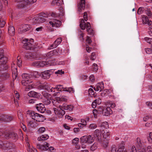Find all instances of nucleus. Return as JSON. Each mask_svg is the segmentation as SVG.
<instances>
[{
  "mask_svg": "<svg viewBox=\"0 0 152 152\" xmlns=\"http://www.w3.org/2000/svg\"><path fill=\"white\" fill-rule=\"evenodd\" d=\"M148 139L149 142L152 141V132L149 133V136L148 137Z\"/></svg>",
  "mask_w": 152,
  "mask_h": 152,
  "instance_id": "338daca9",
  "label": "nucleus"
},
{
  "mask_svg": "<svg viewBox=\"0 0 152 152\" xmlns=\"http://www.w3.org/2000/svg\"><path fill=\"white\" fill-rule=\"evenodd\" d=\"M30 26L27 24H24L21 26L18 29V32L19 33L25 32L30 28Z\"/></svg>",
  "mask_w": 152,
  "mask_h": 152,
  "instance_id": "9d476101",
  "label": "nucleus"
},
{
  "mask_svg": "<svg viewBox=\"0 0 152 152\" xmlns=\"http://www.w3.org/2000/svg\"><path fill=\"white\" fill-rule=\"evenodd\" d=\"M17 5L19 8H23L29 7L27 0H16Z\"/></svg>",
  "mask_w": 152,
  "mask_h": 152,
  "instance_id": "0eeeda50",
  "label": "nucleus"
},
{
  "mask_svg": "<svg viewBox=\"0 0 152 152\" xmlns=\"http://www.w3.org/2000/svg\"><path fill=\"white\" fill-rule=\"evenodd\" d=\"M28 126L32 128H35L37 126V124L34 120L30 121L28 122Z\"/></svg>",
  "mask_w": 152,
  "mask_h": 152,
  "instance_id": "c85d7f7f",
  "label": "nucleus"
},
{
  "mask_svg": "<svg viewBox=\"0 0 152 152\" xmlns=\"http://www.w3.org/2000/svg\"><path fill=\"white\" fill-rule=\"evenodd\" d=\"M95 137L99 142H102V136L100 131L99 129H96L95 131Z\"/></svg>",
  "mask_w": 152,
  "mask_h": 152,
  "instance_id": "dca6fc26",
  "label": "nucleus"
},
{
  "mask_svg": "<svg viewBox=\"0 0 152 152\" xmlns=\"http://www.w3.org/2000/svg\"><path fill=\"white\" fill-rule=\"evenodd\" d=\"M32 75L29 74L24 73L22 75V77L23 80L21 81L22 84L24 86H28V82L32 83L31 80H30L31 78Z\"/></svg>",
  "mask_w": 152,
  "mask_h": 152,
  "instance_id": "39448f33",
  "label": "nucleus"
},
{
  "mask_svg": "<svg viewBox=\"0 0 152 152\" xmlns=\"http://www.w3.org/2000/svg\"><path fill=\"white\" fill-rule=\"evenodd\" d=\"M27 1L29 6L31 4L36 2L37 0H27Z\"/></svg>",
  "mask_w": 152,
  "mask_h": 152,
  "instance_id": "5fc2aeb1",
  "label": "nucleus"
},
{
  "mask_svg": "<svg viewBox=\"0 0 152 152\" xmlns=\"http://www.w3.org/2000/svg\"><path fill=\"white\" fill-rule=\"evenodd\" d=\"M56 88L54 90V91H52L53 95L54 96H56L59 95L60 92L59 91H65L68 92L70 93H74L75 90L73 88L71 87H64L63 86L59 85L57 86L56 87L53 88Z\"/></svg>",
  "mask_w": 152,
  "mask_h": 152,
  "instance_id": "f257e3e1",
  "label": "nucleus"
},
{
  "mask_svg": "<svg viewBox=\"0 0 152 152\" xmlns=\"http://www.w3.org/2000/svg\"><path fill=\"white\" fill-rule=\"evenodd\" d=\"M49 137V136L47 134L42 135L38 137L37 140L38 141L44 140L48 139Z\"/></svg>",
  "mask_w": 152,
  "mask_h": 152,
  "instance_id": "2f4dec72",
  "label": "nucleus"
},
{
  "mask_svg": "<svg viewBox=\"0 0 152 152\" xmlns=\"http://www.w3.org/2000/svg\"><path fill=\"white\" fill-rule=\"evenodd\" d=\"M62 39L61 37H60L59 38H58L57 39H56L55 41V43H56L57 45H58L62 41Z\"/></svg>",
  "mask_w": 152,
  "mask_h": 152,
  "instance_id": "603ef678",
  "label": "nucleus"
},
{
  "mask_svg": "<svg viewBox=\"0 0 152 152\" xmlns=\"http://www.w3.org/2000/svg\"><path fill=\"white\" fill-rule=\"evenodd\" d=\"M49 144L47 142H45L42 145L40 144H37V148L41 151H45L49 149Z\"/></svg>",
  "mask_w": 152,
  "mask_h": 152,
  "instance_id": "9b49d317",
  "label": "nucleus"
},
{
  "mask_svg": "<svg viewBox=\"0 0 152 152\" xmlns=\"http://www.w3.org/2000/svg\"><path fill=\"white\" fill-rule=\"evenodd\" d=\"M55 100L58 103H61L63 102H67L68 100V97L65 96H62L61 97H56L55 98Z\"/></svg>",
  "mask_w": 152,
  "mask_h": 152,
  "instance_id": "a211bd4d",
  "label": "nucleus"
},
{
  "mask_svg": "<svg viewBox=\"0 0 152 152\" xmlns=\"http://www.w3.org/2000/svg\"><path fill=\"white\" fill-rule=\"evenodd\" d=\"M28 86H26V89L27 90H28H28L31 89L34 87L32 85V84L31 83L28 82Z\"/></svg>",
  "mask_w": 152,
  "mask_h": 152,
  "instance_id": "79ce46f5",
  "label": "nucleus"
},
{
  "mask_svg": "<svg viewBox=\"0 0 152 152\" xmlns=\"http://www.w3.org/2000/svg\"><path fill=\"white\" fill-rule=\"evenodd\" d=\"M56 88H53V87H51L49 86H46L45 87V89L48 91L49 92H51L52 91H54V89H55Z\"/></svg>",
  "mask_w": 152,
  "mask_h": 152,
  "instance_id": "c03bdc74",
  "label": "nucleus"
},
{
  "mask_svg": "<svg viewBox=\"0 0 152 152\" xmlns=\"http://www.w3.org/2000/svg\"><path fill=\"white\" fill-rule=\"evenodd\" d=\"M49 23L52 27H58L61 25V21L57 19H53L50 21Z\"/></svg>",
  "mask_w": 152,
  "mask_h": 152,
  "instance_id": "ddd939ff",
  "label": "nucleus"
},
{
  "mask_svg": "<svg viewBox=\"0 0 152 152\" xmlns=\"http://www.w3.org/2000/svg\"><path fill=\"white\" fill-rule=\"evenodd\" d=\"M146 13L148 16L152 17V13L149 10L147 9L146 10Z\"/></svg>",
  "mask_w": 152,
  "mask_h": 152,
  "instance_id": "4d7b16f0",
  "label": "nucleus"
},
{
  "mask_svg": "<svg viewBox=\"0 0 152 152\" xmlns=\"http://www.w3.org/2000/svg\"><path fill=\"white\" fill-rule=\"evenodd\" d=\"M62 109L61 107H60V108L58 109L55 108H53L55 113L59 118H62L65 113V111L63 110Z\"/></svg>",
  "mask_w": 152,
  "mask_h": 152,
  "instance_id": "1a4fd4ad",
  "label": "nucleus"
},
{
  "mask_svg": "<svg viewBox=\"0 0 152 152\" xmlns=\"http://www.w3.org/2000/svg\"><path fill=\"white\" fill-rule=\"evenodd\" d=\"M92 68L94 71L95 72L97 71L98 70L97 64L94 63L92 65Z\"/></svg>",
  "mask_w": 152,
  "mask_h": 152,
  "instance_id": "de8ad7c7",
  "label": "nucleus"
},
{
  "mask_svg": "<svg viewBox=\"0 0 152 152\" xmlns=\"http://www.w3.org/2000/svg\"><path fill=\"white\" fill-rule=\"evenodd\" d=\"M9 135H10V138L14 140H16L18 138L17 134L15 133H11V134H8Z\"/></svg>",
  "mask_w": 152,
  "mask_h": 152,
  "instance_id": "58836bf2",
  "label": "nucleus"
},
{
  "mask_svg": "<svg viewBox=\"0 0 152 152\" xmlns=\"http://www.w3.org/2000/svg\"><path fill=\"white\" fill-rule=\"evenodd\" d=\"M4 147L7 149H12L14 150L15 146L12 143L10 142H7L4 144Z\"/></svg>",
  "mask_w": 152,
  "mask_h": 152,
  "instance_id": "bb28decb",
  "label": "nucleus"
},
{
  "mask_svg": "<svg viewBox=\"0 0 152 152\" xmlns=\"http://www.w3.org/2000/svg\"><path fill=\"white\" fill-rule=\"evenodd\" d=\"M23 43L24 44V48L27 50H32L36 48L40 49L42 48V46H41L40 47L38 46L37 47L36 44L34 43L33 39H25L23 40Z\"/></svg>",
  "mask_w": 152,
  "mask_h": 152,
  "instance_id": "f03ea898",
  "label": "nucleus"
},
{
  "mask_svg": "<svg viewBox=\"0 0 152 152\" xmlns=\"http://www.w3.org/2000/svg\"><path fill=\"white\" fill-rule=\"evenodd\" d=\"M145 40L149 44H151L152 42V39L148 37H145Z\"/></svg>",
  "mask_w": 152,
  "mask_h": 152,
  "instance_id": "e2e57ef3",
  "label": "nucleus"
},
{
  "mask_svg": "<svg viewBox=\"0 0 152 152\" xmlns=\"http://www.w3.org/2000/svg\"><path fill=\"white\" fill-rule=\"evenodd\" d=\"M12 76L13 79H15L17 76V68L14 64L12 66Z\"/></svg>",
  "mask_w": 152,
  "mask_h": 152,
  "instance_id": "aec40b11",
  "label": "nucleus"
},
{
  "mask_svg": "<svg viewBox=\"0 0 152 152\" xmlns=\"http://www.w3.org/2000/svg\"><path fill=\"white\" fill-rule=\"evenodd\" d=\"M36 108L38 111L42 113H44L45 110L44 104L41 103L36 104Z\"/></svg>",
  "mask_w": 152,
  "mask_h": 152,
  "instance_id": "4468645a",
  "label": "nucleus"
},
{
  "mask_svg": "<svg viewBox=\"0 0 152 152\" xmlns=\"http://www.w3.org/2000/svg\"><path fill=\"white\" fill-rule=\"evenodd\" d=\"M62 0H53L51 4L52 5H59L62 2Z\"/></svg>",
  "mask_w": 152,
  "mask_h": 152,
  "instance_id": "f704fd0d",
  "label": "nucleus"
},
{
  "mask_svg": "<svg viewBox=\"0 0 152 152\" xmlns=\"http://www.w3.org/2000/svg\"><path fill=\"white\" fill-rule=\"evenodd\" d=\"M103 114L106 116H108L112 113V112L110 107L104 108L103 110Z\"/></svg>",
  "mask_w": 152,
  "mask_h": 152,
  "instance_id": "6ab92c4d",
  "label": "nucleus"
},
{
  "mask_svg": "<svg viewBox=\"0 0 152 152\" xmlns=\"http://www.w3.org/2000/svg\"><path fill=\"white\" fill-rule=\"evenodd\" d=\"M99 113V111H98L97 110L94 109L93 110V113L95 118H96L97 114Z\"/></svg>",
  "mask_w": 152,
  "mask_h": 152,
  "instance_id": "09e8293b",
  "label": "nucleus"
},
{
  "mask_svg": "<svg viewBox=\"0 0 152 152\" xmlns=\"http://www.w3.org/2000/svg\"><path fill=\"white\" fill-rule=\"evenodd\" d=\"M79 139L77 138H75L72 140V143L73 144L75 145L78 144L79 142Z\"/></svg>",
  "mask_w": 152,
  "mask_h": 152,
  "instance_id": "3c124183",
  "label": "nucleus"
},
{
  "mask_svg": "<svg viewBox=\"0 0 152 152\" xmlns=\"http://www.w3.org/2000/svg\"><path fill=\"white\" fill-rule=\"evenodd\" d=\"M99 126L101 127V130L103 131H104L105 129H107L109 127V125L108 123L107 122H102L101 124H99Z\"/></svg>",
  "mask_w": 152,
  "mask_h": 152,
  "instance_id": "b1692460",
  "label": "nucleus"
},
{
  "mask_svg": "<svg viewBox=\"0 0 152 152\" xmlns=\"http://www.w3.org/2000/svg\"><path fill=\"white\" fill-rule=\"evenodd\" d=\"M51 62L50 61H37L33 63V65L37 67H43L45 65H51Z\"/></svg>",
  "mask_w": 152,
  "mask_h": 152,
  "instance_id": "6e6552de",
  "label": "nucleus"
},
{
  "mask_svg": "<svg viewBox=\"0 0 152 152\" xmlns=\"http://www.w3.org/2000/svg\"><path fill=\"white\" fill-rule=\"evenodd\" d=\"M88 33L91 35H94V31L92 29L90 28L87 30Z\"/></svg>",
  "mask_w": 152,
  "mask_h": 152,
  "instance_id": "bf43d9fd",
  "label": "nucleus"
},
{
  "mask_svg": "<svg viewBox=\"0 0 152 152\" xmlns=\"http://www.w3.org/2000/svg\"><path fill=\"white\" fill-rule=\"evenodd\" d=\"M142 20L143 24H147L149 26L152 24V22L151 20H149L147 16L143 15L142 16Z\"/></svg>",
  "mask_w": 152,
  "mask_h": 152,
  "instance_id": "4be33fe9",
  "label": "nucleus"
},
{
  "mask_svg": "<svg viewBox=\"0 0 152 152\" xmlns=\"http://www.w3.org/2000/svg\"><path fill=\"white\" fill-rule=\"evenodd\" d=\"M96 126L94 124H91L89 126V128L91 129H94L96 128Z\"/></svg>",
  "mask_w": 152,
  "mask_h": 152,
  "instance_id": "680f3d73",
  "label": "nucleus"
},
{
  "mask_svg": "<svg viewBox=\"0 0 152 152\" xmlns=\"http://www.w3.org/2000/svg\"><path fill=\"white\" fill-rule=\"evenodd\" d=\"M27 113L29 115L30 117H32V119L36 121L42 122L45 120V118L43 115L34 111L28 110L27 111Z\"/></svg>",
  "mask_w": 152,
  "mask_h": 152,
  "instance_id": "7ed1b4c3",
  "label": "nucleus"
},
{
  "mask_svg": "<svg viewBox=\"0 0 152 152\" xmlns=\"http://www.w3.org/2000/svg\"><path fill=\"white\" fill-rule=\"evenodd\" d=\"M84 20L82 19H80V27L82 30H84L85 29L86 24L84 21Z\"/></svg>",
  "mask_w": 152,
  "mask_h": 152,
  "instance_id": "72a5a7b5",
  "label": "nucleus"
},
{
  "mask_svg": "<svg viewBox=\"0 0 152 152\" xmlns=\"http://www.w3.org/2000/svg\"><path fill=\"white\" fill-rule=\"evenodd\" d=\"M104 132L103 134L104 138L106 139L110 137V133L109 130L104 131Z\"/></svg>",
  "mask_w": 152,
  "mask_h": 152,
  "instance_id": "c9c22d12",
  "label": "nucleus"
},
{
  "mask_svg": "<svg viewBox=\"0 0 152 152\" xmlns=\"http://www.w3.org/2000/svg\"><path fill=\"white\" fill-rule=\"evenodd\" d=\"M61 108L64 110H69V111H72L73 109V106L71 105H67L63 104L62 106H61Z\"/></svg>",
  "mask_w": 152,
  "mask_h": 152,
  "instance_id": "393cba45",
  "label": "nucleus"
},
{
  "mask_svg": "<svg viewBox=\"0 0 152 152\" xmlns=\"http://www.w3.org/2000/svg\"><path fill=\"white\" fill-rule=\"evenodd\" d=\"M128 152H137V151L135 147L133 146L131 148L129 149Z\"/></svg>",
  "mask_w": 152,
  "mask_h": 152,
  "instance_id": "49530a36",
  "label": "nucleus"
},
{
  "mask_svg": "<svg viewBox=\"0 0 152 152\" xmlns=\"http://www.w3.org/2000/svg\"><path fill=\"white\" fill-rule=\"evenodd\" d=\"M80 139L81 143L89 144L92 143L94 140V138L91 135L83 136Z\"/></svg>",
  "mask_w": 152,
  "mask_h": 152,
  "instance_id": "423d86ee",
  "label": "nucleus"
},
{
  "mask_svg": "<svg viewBox=\"0 0 152 152\" xmlns=\"http://www.w3.org/2000/svg\"><path fill=\"white\" fill-rule=\"evenodd\" d=\"M125 143L123 141L121 142L118 146V148L117 150V152H122L124 148Z\"/></svg>",
  "mask_w": 152,
  "mask_h": 152,
  "instance_id": "c756f323",
  "label": "nucleus"
},
{
  "mask_svg": "<svg viewBox=\"0 0 152 152\" xmlns=\"http://www.w3.org/2000/svg\"><path fill=\"white\" fill-rule=\"evenodd\" d=\"M98 147V144L96 142H94L91 147L90 149L91 151H94Z\"/></svg>",
  "mask_w": 152,
  "mask_h": 152,
  "instance_id": "4c0bfd02",
  "label": "nucleus"
},
{
  "mask_svg": "<svg viewBox=\"0 0 152 152\" xmlns=\"http://www.w3.org/2000/svg\"><path fill=\"white\" fill-rule=\"evenodd\" d=\"M28 96L30 97L38 98L40 97L41 94L40 93L35 92L34 91H31L28 93Z\"/></svg>",
  "mask_w": 152,
  "mask_h": 152,
  "instance_id": "412c9836",
  "label": "nucleus"
},
{
  "mask_svg": "<svg viewBox=\"0 0 152 152\" xmlns=\"http://www.w3.org/2000/svg\"><path fill=\"white\" fill-rule=\"evenodd\" d=\"M8 32L11 36H13L15 34V29L13 26H10L8 28Z\"/></svg>",
  "mask_w": 152,
  "mask_h": 152,
  "instance_id": "7c9ffc66",
  "label": "nucleus"
},
{
  "mask_svg": "<svg viewBox=\"0 0 152 152\" xmlns=\"http://www.w3.org/2000/svg\"><path fill=\"white\" fill-rule=\"evenodd\" d=\"M64 72L62 71V70H59L55 72V74H59L60 75H62V74H64Z\"/></svg>",
  "mask_w": 152,
  "mask_h": 152,
  "instance_id": "0e129e2a",
  "label": "nucleus"
},
{
  "mask_svg": "<svg viewBox=\"0 0 152 152\" xmlns=\"http://www.w3.org/2000/svg\"><path fill=\"white\" fill-rule=\"evenodd\" d=\"M50 71L49 70L45 71L41 73L42 77L44 79H48L50 77Z\"/></svg>",
  "mask_w": 152,
  "mask_h": 152,
  "instance_id": "5701e85b",
  "label": "nucleus"
},
{
  "mask_svg": "<svg viewBox=\"0 0 152 152\" xmlns=\"http://www.w3.org/2000/svg\"><path fill=\"white\" fill-rule=\"evenodd\" d=\"M104 88V83L103 82L98 83L94 87V89L95 91H101Z\"/></svg>",
  "mask_w": 152,
  "mask_h": 152,
  "instance_id": "f3484780",
  "label": "nucleus"
},
{
  "mask_svg": "<svg viewBox=\"0 0 152 152\" xmlns=\"http://www.w3.org/2000/svg\"><path fill=\"white\" fill-rule=\"evenodd\" d=\"M13 118L12 116L2 115L0 116V120L4 122H9L12 120Z\"/></svg>",
  "mask_w": 152,
  "mask_h": 152,
  "instance_id": "f8f14e48",
  "label": "nucleus"
},
{
  "mask_svg": "<svg viewBox=\"0 0 152 152\" xmlns=\"http://www.w3.org/2000/svg\"><path fill=\"white\" fill-rule=\"evenodd\" d=\"M2 76L5 79H7L10 77V74L8 73H5L2 75Z\"/></svg>",
  "mask_w": 152,
  "mask_h": 152,
  "instance_id": "13d9d810",
  "label": "nucleus"
},
{
  "mask_svg": "<svg viewBox=\"0 0 152 152\" xmlns=\"http://www.w3.org/2000/svg\"><path fill=\"white\" fill-rule=\"evenodd\" d=\"M32 21L34 24L39 23L38 16L36 17L33 18L32 20Z\"/></svg>",
  "mask_w": 152,
  "mask_h": 152,
  "instance_id": "a19ab883",
  "label": "nucleus"
},
{
  "mask_svg": "<svg viewBox=\"0 0 152 152\" xmlns=\"http://www.w3.org/2000/svg\"><path fill=\"white\" fill-rule=\"evenodd\" d=\"M94 101L97 104H99L101 102V100L99 98L94 100Z\"/></svg>",
  "mask_w": 152,
  "mask_h": 152,
  "instance_id": "774afa93",
  "label": "nucleus"
},
{
  "mask_svg": "<svg viewBox=\"0 0 152 152\" xmlns=\"http://www.w3.org/2000/svg\"><path fill=\"white\" fill-rule=\"evenodd\" d=\"M102 144L104 147H107L109 141L107 139H102V142H100Z\"/></svg>",
  "mask_w": 152,
  "mask_h": 152,
  "instance_id": "473e14b6",
  "label": "nucleus"
},
{
  "mask_svg": "<svg viewBox=\"0 0 152 152\" xmlns=\"http://www.w3.org/2000/svg\"><path fill=\"white\" fill-rule=\"evenodd\" d=\"M96 55L95 53H92L90 58L91 60H94L96 58Z\"/></svg>",
  "mask_w": 152,
  "mask_h": 152,
  "instance_id": "6e6d98bb",
  "label": "nucleus"
},
{
  "mask_svg": "<svg viewBox=\"0 0 152 152\" xmlns=\"http://www.w3.org/2000/svg\"><path fill=\"white\" fill-rule=\"evenodd\" d=\"M88 94L91 96L95 97L94 92L93 89L90 88L88 90Z\"/></svg>",
  "mask_w": 152,
  "mask_h": 152,
  "instance_id": "37998d69",
  "label": "nucleus"
},
{
  "mask_svg": "<svg viewBox=\"0 0 152 152\" xmlns=\"http://www.w3.org/2000/svg\"><path fill=\"white\" fill-rule=\"evenodd\" d=\"M57 119V118L56 117H51L49 118V120L53 122L56 121Z\"/></svg>",
  "mask_w": 152,
  "mask_h": 152,
  "instance_id": "052dcab7",
  "label": "nucleus"
},
{
  "mask_svg": "<svg viewBox=\"0 0 152 152\" xmlns=\"http://www.w3.org/2000/svg\"><path fill=\"white\" fill-rule=\"evenodd\" d=\"M56 51L55 50H53L47 53L46 56L47 57H50L53 55H55L56 53Z\"/></svg>",
  "mask_w": 152,
  "mask_h": 152,
  "instance_id": "e433bc0d",
  "label": "nucleus"
},
{
  "mask_svg": "<svg viewBox=\"0 0 152 152\" xmlns=\"http://www.w3.org/2000/svg\"><path fill=\"white\" fill-rule=\"evenodd\" d=\"M26 145L28 148V152H37L35 148H33L32 146H30L29 143H27Z\"/></svg>",
  "mask_w": 152,
  "mask_h": 152,
  "instance_id": "cd10ccee",
  "label": "nucleus"
},
{
  "mask_svg": "<svg viewBox=\"0 0 152 152\" xmlns=\"http://www.w3.org/2000/svg\"><path fill=\"white\" fill-rule=\"evenodd\" d=\"M5 23V21L0 20V27H3L4 26Z\"/></svg>",
  "mask_w": 152,
  "mask_h": 152,
  "instance_id": "69168bd1",
  "label": "nucleus"
},
{
  "mask_svg": "<svg viewBox=\"0 0 152 152\" xmlns=\"http://www.w3.org/2000/svg\"><path fill=\"white\" fill-rule=\"evenodd\" d=\"M37 100L35 99H32L29 100L28 101V103L29 104L37 103Z\"/></svg>",
  "mask_w": 152,
  "mask_h": 152,
  "instance_id": "8fccbe9b",
  "label": "nucleus"
},
{
  "mask_svg": "<svg viewBox=\"0 0 152 152\" xmlns=\"http://www.w3.org/2000/svg\"><path fill=\"white\" fill-rule=\"evenodd\" d=\"M51 96L48 94L45 95V98L43 100V102L46 105L50 104L51 103L50 99Z\"/></svg>",
  "mask_w": 152,
  "mask_h": 152,
  "instance_id": "2eb2a0df",
  "label": "nucleus"
},
{
  "mask_svg": "<svg viewBox=\"0 0 152 152\" xmlns=\"http://www.w3.org/2000/svg\"><path fill=\"white\" fill-rule=\"evenodd\" d=\"M108 91V90L104 89L102 91L101 94L102 96L107 95V92Z\"/></svg>",
  "mask_w": 152,
  "mask_h": 152,
  "instance_id": "864d4df0",
  "label": "nucleus"
},
{
  "mask_svg": "<svg viewBox=\"0 0 152 152\" xmlns=\"http://www.w3.org/2000/svg\"><path fill=\"white\" fill-rule=\"evenodd\" d=\"M7 60V58L4 57L3 51L1 50L0 51V62H1V64H0V71L6 70L8 68L7 65L6 64Z\"/></svg>",
  "mask_w": 152,
  "mask_h": 152,
  "instance_id": "20e7f679",
  "label": "nucleus"
},
{
  "mask_svg": "<svg viewBox=\"0 0 152 152\" xmlns=\"http://www.w3.org/2000/svg\"><path fill=\"white\" fill-rule=\"evenodd\" d=\"M45 131V129L44 127H41L39 128L37 131L38 134H41L43 133Z\"/></svg>",
  "mask_w": 152,
  "mask_h": 152,
  "instance_id": "ea45409f",
  "label": "nucleus"
},
{
  "mask_svg": "<svg viewBox=\"0 0 152 152\" xmlns=\"http://www.w3.org/2000/svg\"><path fill=\"white\" fill-rule=\"evenodd\" d=\"M85 0H80V4L78 6V10L79 11L82 9H84L85 6Z\"/></svg>",
  "mask_w": 152,
  "mask_h": 152,
  "instance_id": "a878e982",
  "label": "nucleus"
},
{
  "mask_svg": "<svg viewBox=\"0 0 152 152\" xmlns=\"http://www.w3.org/2000/svg\"><path fill=\"white\" fill-rule=\"evenodd\" d=\"M43 17H41L39 16H38L39 20V23H43L46 20V19L44 17H45L44 15L43 16Z\"/></svg>",
  "mask_w": 152,
  "mask_h": 152,
  "instance_id": "a18cd8bd",
  "label": "nucleus"
}]
</instances>
